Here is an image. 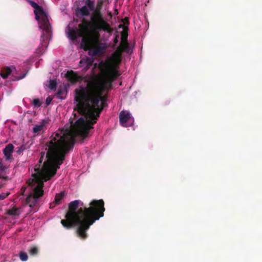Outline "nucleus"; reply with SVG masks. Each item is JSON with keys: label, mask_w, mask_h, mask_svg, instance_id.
<instances>
[{"label": "nucleus", "mask_w": 262, "mask_h": 262, "mask_svg": "<svg viewBox=\"0 0 262 262\" xmlns=\"http://www.w3.org/2000/svg\"><path fill=\"white\" fill-rule=\"evenodd\" d=\"M93 38L94 39V45L92 49V54L94 56L101 55L104 53L107 48V44L105 42H101L99 38H96L94 36V31H91Z\"/></svg>", "instance_id": "6"}, {"label": "nucleus", "mask_w": 262, "mask_h": 262, "mask_svg": "<svg viewBox=\"0 0 262 262\" xmlns=\"http://www.w3.org/2000/svg\"><path fill=\"white\" fill-rule=\"evenodd\" d=\"M38 248L36 246H32L30 247L29 253L31 256H35L38 253Z\"/></svg>", "instance_id": "16"}, {"label": "nucleus", "mask_w": 262, "mask_h": 262, "mask_svg": "<svg viewBox=\"0 0 262 262\" xmlns=\"http://www.w3.org/2000/svg\"><path fill=\"white\" fill-rule=\"evenodd\" d=\"M101 6H102V3H101V2H100V3H99L98 4V6H97V8H100V9H101Z\"/></svg>", "instance_id": "30"}, {"label": "nucleus", "mask_w": 262, "mask_h": 262, "mask_svg": "<svg viewBox=\"0 0 262 262\" xmlns=\"http://www.w3.org/2000/svg\"><path fill=\"white\" fill-rule=\"evenodd\" d=\"M79 12L82 16H88L90 14V11L86 6H82L81 8H79Z\"/></svg>", "instance_id": "15"}, {"label": "nucleus", "mask_w": 262, "mask_h": 262, "mask_svg": "<svg viewBox=\"0 0 262 262\" xmlns=\"http://www.w3.org/2000/svg\"><path fill=\"white\" fill-rule=\"evenodd\" d=\"M19 257L20 260L23 261H27L28 258L27 253L23 251L19 253Z\"/></svg>", "instance_id": "18"}, {"label": "nucleus", "mask_w": 262, "mask_h": 262, "mask_svg": "<svg viewBox=\"0 0 262 262\" xmlns=\"http://www.w3.org/2000/svg\"><path fill=\"white\" fill-rule=\"evenodd\" d=\"M14 150V146L9 144L3 149V153L7 160H12V152Z\"/></svg>", "instance_id": "8"}, {"label": "nucleus", "mask_w": 262, "mask_h": 262, "mask_svg": "<svg viewBox=\"0 0 262 262\" xmlns=\"http://www.w3.org/2000/svg\"><path fill=\"white\" fill-rule=\"evenodd\" d=\"M86 6L89 8L90 10H94L95 8V4L94 2L91 0H85Z\"/></svg>", "instance_id": "17"}, {"label": "nucleus", "mask_w": 262, "mask_h": 262, "mask_svg": "<svg viewBox=\"0 0 262 262\" xmlns=\"http://www.w3.org/2000/svg\"><path fill=\"white\" fill-rule=\"evenodd\" d=\"M25 76V74H24V75L23 76H22L21 77H19L18 79H22V78H23Z\"/></svg>", "instance_id": "31"}, {"label": "nucleus", "mask_w": 262, "mask_h": 262, "mask_svg": "<svg viewBox=\"0 0 262 262\" xmlns=\"http://www.w3.org/2000/svg\"><path fill=\"white\" fill-rule=\"evenodd\" d=\"M11 72V69L10 67H7L1 70L0 75L3 78L6 79L8 77Z\"/></svg>", "instance_id": "13"}, {"label": "nucleus", "mask_w": 262, "mask_h": 262, "mask_svg": "<svg viewBox=\"0 0 262 262\" xmlns=\"http://www.w3.org/2000/svg\"><path fill=\"white\" fill-rule=\"evenodd\" d=\"M33 104L35 106L39 107L41 105V103L38 99H34L33 100Z\"/></svg>", "instance_id": "21"}, {"label": "nucleus", "mask_w": 262, "mask_h": 262, "mask_svg": "<svg viewBox=\"0 0 262 262\" xmlns=\"http://www.w3.org/2000/svg\"><path fill=\"white\" fill-rule=\"evenodd\" d=\"M63 93V92H62V90H59L58 92H57V95L58 96V97L61 98V99H63L62 97L61 96V95Z\"/></svg>", "instance_id": "25"}, {"label": "nucleus", "mask_w": 262, "mask_h": 262, "mask_svg": "<svg viewBox=\"0 0 262 262\" xmlns=\"http://www.w3.org/2000/svg\"><path fill=\"white\" fill-rule=\"evenodd\" d=\"M0 179H3L4 180H8V177L7 176H3L0 174ZM4 185V184L0 182V188L3 187Z\"/></svg>", "instance_id": "23"}, {"label": "nucleus", "mask_w": 262, "mask_h": 262, "mask_svg": "<svg viewBox=\"0 0 262 262\" xmlns=\"http://www.w3.org/2000/svg\"><path fill=\"white\" fill-rule=\"evenodd\" d=\"M30 5L35 9L34 13L35 15V19L41 23L42 27L46 29H48L49 19L48 14L43 10L42 7L38 5L36 3L31 0H27Z\"/></svg>", "instance_id": "4"}, {"label": "nucleus", "mask_w": 262, "mask_h": 262, "mask_svg": "<svg viewBox=\"0 0 262 262\" xmlns=\"http://www.w3.org/2000/svg\"><path fill=\"white\" fill-rule=\"evenodd\" d=\"M108 15H109V16H110V17H112V13H111V12H110V13H108Z\"/></svg>", "instance_id": "34"}, {"label": "nucleus", "mask_w": 262, "mask_h": 262, "mask_svg": "<svg viewBox=\"0 0 262 262\" xmlns=\"http://www.w3.org/2000/svg\"><path fill=\"white\" fill-rule=\"evenodd\" d=\"M52 100V98H50V97H48L47 99H46V103L47 105H49L51 102V101Z\"/></svg>", "instance_id": "26"}, {"label": "nucleus", "mask_w": 262, "mask_h": 262, "mask_svg": "<svg viewBox=\"0 0 262 262\" xmlns=\"http://www.w3.org/2000/svg\"><path fill=\"white\" fill-rule=\"evenodd\" d=\"M52 204H53L52 203V204H50V208H52ZM55 205L54 204V205H53V207H55Z\"/></svg>", "instance_id": "32"}, {"label": "nucleus", "mask_w": 262, "mask_h": 262, "mask_svg": "<svg viewBox=\"0 0 262 262\" xmlns=\"http://www.w3.org/2000/svg\"><path fill=\"white\" fill-rule=\"evenodd\" d=\"M64 196V192L61 191L59 193L56 194L54 201L53 202V204L55 205H59L61 203V200Z\"/></svg>", "instance_id": "14"}, {"label": "nucleus", "mask_w": 262, "mask_h": 262, "mask_svg": "<svg viewBox=\"0 0 262 262\" xmlns=\"http://www.w3.org/2000/svg\"><path fill=\"white\" fill-rule=\"evenodd\" d=\"M68 36L70 39L74 40L77 38L78 37H82L81 45L85 47L88 48L90 46V36L91 33V30L90 29V33L86 35H80L79 27L78 29H71L68 27Z\"/></svg>", "instance_id": "5"}, {"label": "nucleus", "mask_w": 262, "mask_h": 262, "mask_svg": "<svg viewBox=\"0 0 262 262\" xmlns=\"http://www.w3.org/2000/svg\"><path fill=\"white\" fill-rule=\"evenodd\" d=\"M9 194V193L5 194L4 193L0 194V201L3 200L4 199H5L8 195Z\"/></svg>", "instance_id": "24"}, {"label": "nucleus", "mask_w": 262, "mask_h": 262, "mask_svg": "<svg viewBox=\"0 0 262 262\" xmlns=\"http://www.w3.org/2000/svg\"><path fill=\"white\" fill-rule=\"evenodd\" d=\"M91 62H92L90 61V62H89L88 64H89V65H91Z\"/></svg>", "instance_id": "35"}, {"label": "nucleus", "mask_w": 262, "mask_h": 262, "mask_svg": "<svg viewBox=\"0 0 262 262\" xmlns=\"http://www.w3.org/2000/svg\"><path fill=\"white\" fill-rule=\"evenodd\" d=\"M80 35H86L90 33V29L94 31V36L97 39L100 38L99 32L103 31L112 35L114 29L103 18L100 12V8H96L91 16V21L85 18L79 24Z\"/></svg>", "instance_id": "3"}, {"label": "nucleus", "mask_w": 262, "mask_h": 262, "mask_svg": "<svg viewBox=\"0 0 262 262\" xmlns=\"http://www.w3.org/2000/svg\"><path fill=\"white\" fill-rule=\"evenodd\" d=\"M66 77L72 83H76L78 81L81 77L75 72L71 70L68 71L66 74Z\"/></svg>", "instance_id": "9"}, {"label": "nucleus", "mask_w": 262, "mask_h": 262, "mask_svg": "<svg viewBox=\"0 0 262 262\" xmlns=\"http://www.w3.org/2000/svg\"><path fill=\"white\" fill-rule=\"evenodd\" d=\"M48 122L45 120H43L42 122L39 124L35 125V126L33 128V130L34 133H38L40 132L43 127L46 125Z\"/></svg>", "instance_id": "12"}, {"label": "nucleus", "mask_w": 262, "mask_h": 262, "mask_svg": "<svg viewBox=\"0 0 262 262\" xmlns=\"http://www.w3.org/2000/svg\"><path fill=\"white\" fill-rule=\"evenodd\" d=\"M25 149H26L25 145H22L16 148V152L18 155H20L23 153V151L25 150Z\"/></svg>", "instance_id": "20"}, {"label": "nucleus", "mask_w": 262, "mask_h": 262, "mask_svg": "<svg viewBox=\"0 0 262 262\" xmlns=\"http://www.w3.org/2000/svg\"><path fill=\"white\" fill-rule=\"evenodd\" d=\"M39 27L43 31V32L42 33L41 36V45L42 47L46 48L48 47V41L49 35L50 32L51 25L50 23L49 22L48 29L47 30L42 27L41 23H40Z\"/></svg>", "instance_id": "7"}, {"label": "nucleus", "mask_w": 262, "mask_h": 262, "mask_svg": "<svg viewBox=\"0 0 262 262\" xmlns=\"http://www.w3.org/2000/svg\"><path fill=\"white\" fill-rule=\"evenodd\" d=\"M57 86V82L55 80H50L49 87L51 90L56 89Z\"/></svg>", "instance_id": "19"}, {"label": "nucleus", "mask_w": 262, "mask_h": 262, "mask_svg": "<svg viewBox=\"0 0 262 262\" xmlns=\"http://www.w3.org/2000/svg\"><path fill=\"white\" fill-rule=\"evenodd\" d=\"M130 118V115L128 113H125L124 111H121L119 114L120 123L123 125L125 126V124Z\"/></svg>", "instance_id": "10"}, {"label": "nucleus", "mask_w": 262, "mask_h": 262, "mask_svg": "<svg viewBox=\"0 0 262 262\" xmlns=\"http://www.w3.org/2000/svg\"><path fill=\"white\" fill-rule=\"evenodd\" d=\"M7 169V167L3 165L2 160L0 158V171H4Z\"/></svg>", "instance_id": "22"}, {"label": "nucleus", "mask_w": 262, "mask_h": 262, "mask_svg": "<svg viewBox=\"0 0 262 262\" xmlns=\"http://www.w3.org/2000/svg\"><path fill=\"white\" fill-rule=\"evenodd\" d=\"M127 35L122 34L120 45L113 54L114 64L108 61H101L99 63L102 78L93 79L88 82L85 86H80L76 89L75 100L78 102L76 108L78 113L85 117L79 118L72 125L70 130L64 133H54L50 141H75L74 138L79 136L83 139L88 137L89 131L102 111L104 97L102 95L105 90L112 88V83L119 76L117 66L121 61L123 52L129 53L130 47L127 42Z\"/></svg>", "instance_id": "1"}, {"label": "nucleus", "mask_w": 262, "mask_h": 262, "mask_svg": "<svg viewBox=\"0 0 262 262\" xmlns=\"http://www.w3.org/2000/svg\"><path fill=\"white\" fill-rule=\"evenodd\" d=\"M6 214L12 216H18L20 214V208L13 207L11 209H8L6 211Z\"/></svg>", "instance_id": "11"}, {"label": "nucleus", "mask_w": 262, "mask_h": 262, "mask_svg": "<svg viewBox=\"0 0 262 262\" xmlns=\"http://www.w3.org/2000/svg\"><path fill=\"white\" fill-rule=\"evenodd\" d=\"M26 189V187H21V189L20 190L21 195H24V193H25Z\"/></svg>", "instance_id": "27"}, {"label": "nucleus", "mask_w": 262, "mask_h": 262, "mask_svg": "<svg viewBox=\"0 0 262 262\" xmlns=\"http://www.w3.org/2000/svg\"><path fill=\"white\" fill-rule=\"evenodd\" d=\"M118 41V37L117 36H116L114 39V42L115 43H117Z\"/></svg>", "instance_id": "29"}, {"label": "nucleus", "mask_w": 262, "mask_h": 262, "mask_svg": "<svg viewBox=\"0 0 262 262\" xmlns=\"http://www.w3.org/2000/svg\"><path fill=\"white\" fill-rule=\"evenodd\" d=\"M123 22L124 24H128V18H125L123 20Z\"/></svg>", "instance_id": "28"}, {"label": "nucleus", "mask_w": 262, "mask_h": 262, "mask_svg": "<svg viewBox=\"0 0 262 262\" xmlns=\"http://www.w3.org/2000/svg\"><path fill=\"white\" fill-rule=\"evenodd\" d=\"M104 202L103 200H93L89 207L84 206L83 202L77 200L69 204V210L65 220L61 221L62 226L68 229L78 226L76 233L81 239L87 238L86 231L96 221L104 216Z\"/></svg>", "instance_id": "2"}, {"label": "nucleus", "mask_w": 262, "mask_h": 262, "mask_svg": "<svg viewBox=\"0 0 262 262\" xmlns=\"http://www.w3.org/2000/svg\"><path fill=\"white\" fill-rule=\"evenodd\" d=\"M52 204H53L52 203V204H50V208H52ZM55 205L54 204V205H53V207H55Z\"/></svg>", "instance_id": "33"}]
</instances>
